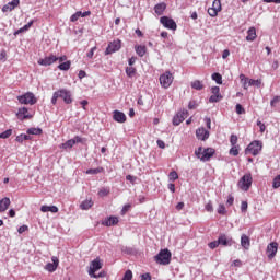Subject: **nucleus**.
I'll use <instances>...</instances> for the list:
<instances>
[{
	"label": "nucleus",
	"instance_id": "31",
	"mask_svg": "<svg viewBox=\"0 0 280 280\" xmlns=\"http://www.w3.org/2000/svg\"><path fill=\"white\" fill-rule=\"evenodd\" d=\"M91 207H93V200L91 199H86L80 205V209H82L83 211H89Z\"/></svg>",
	"mask_w": 280,
	"mask_h": 280
},
{
	"label": "nucleus",
	"instance_id": "26",
	"mask_svg": "<svg viewBox=\"0 0 280 280\" xmlns=\"http://www.w3.org/2000/svg\"><path fill=\"white\" fill-rule=\"evenodd\" d=\"M40 211L43 213H47L48 211H50V213H58V207H56V206H42Z\"/></svg>",
	"mask_w": 280,
	"mask_h": 280
},
{
	"label": "nucleus",
	"instance_id": "45",
	"mask_svg": "<svg viewBox=\"0 0 280 280\" xmlns=\"http://www.w3.org/2000/svg\"><path fill=\"white\" fill-rule=\"evenodd\" d=\"M220 100H222V95L213 94L210 96L209 102L211 104H214V103L220 102Z\"/></svg>",
	"mask_w": 280,
	"mask_h": 280
},
{
	"label": "nucleus",
	"instance_id": "19",
	"mask_svg": "<svg viewBox=\"0 0 280 280\" xmlns=\"http://www.w3.org/2000/svg\"><path fill=\"white\" fill-rule=\"evenodd\" d=\"M86 16H91V11H77L74 14L71 15L70 21L71 23H75V21H78V19H84Z\"/></svg>",
	"mask_w": 280,
	"mask_h": 280
},
{
	"label": "nucleus",
	"instance_id": "30",
	"mask_svg": "<svg viewBox=\"0 0 280 280\" xmlns=\"http://www.w3.org/2000/svg\"><path fill=\"white\" fill-rule=\"evenodd\" d=\"M26 135H36L40 136L43 135V129L40 127H32L26 130Z\"/></svg>",
	"mask_w": 280,
	"mask_h": 280
},
{
	"label": "nucleus",
	"instance_id": "8",
	"mask_svg": "<svg viewBox=\"0 0 280 280\" xmlns=\"http://www.w3.org/2000/svg\"><path fill=\"white\" fill-rule=\"evenodd\" d=\"M119 49H121V40L114 39L113 42L108 43L107 48L105 50V56H110V54H115V51H119Z\"/></svg>",
	"mask_w": 280,
	"mask_h": 280
},
{
	"label": "nucleus",
	"instance_id": "36",
	"mask_svg": "<svg viewBox=\"0 0 280 280\" xmlns=\"http://www.w3.org/2000/svg\"><path fill=\"white\" fill-rule=\"evenodd\" d=\"M211 78L217 84H222V74L220 72L212 73Z\"/></svg>",
	"mask_w": 280,
	"mask_h": 280
},
{
	"label": "nucleus",
	"instance_id": "33",
	"mask_svg": "<svg viewBox=\"0 0 280 280\" xmlns=\"http://www.w3.org/2000/svg\"><path fill=\"white\" fill-rule=\"evenodd\" d=\"M58 269L57 267V262H48L45 266V270H47L48 272H56V270Z\"/></svg>",
	"mask_w": 280,
	"mask_h": 280
},
{
	"label": "nucleus",
	"instance_id": "6",
	"mask_svg": "<svg viewBox=\"0 0 280 280\" xmlns=\"http://www.w3.org/2000/svg\"><path fill=\"white\" fill-rule=\"evenodd\" d=\"M18 101L20 104H30L31 106H34V104L38 102L32 92H26L25 94L18 96Z\"/></svg>",
	"mask_w": 280,
	"mask_h": 280
},
{
	"label": "nucleus",
	"instance_id": "42",
	"mask_svg": "<svg viewBox=\"0 0 280 280\" xmlns=\"http://www.w3.org/2000/svg\"><path fill=\"white\" fill-rule=\"evenodd\" d=\"M230 154L232 156H237L240 154V145H232L230 149Z\"/></svg>",
	"mask_w": 280,
	"mask_h": 280
},
{
	"label": "nucleus",
	"instance_id": "41",
	"mask_svg": "<svg viewBox=\"0 0 280 280\" xmlns=\"http://www.w3.org/2000/svg\"><path fill=\"white\" fill-rule=\"evenodd\" d=\"M168 180H171V183H174L175 180H178V173L176 171H172L168 174Z\"/></svg>",
	"mask_w": 280,
	"mask_h": 280
},
{
	"label": "nucleus",
	"instance_id": "28",
	"mask_svg": "<svg viewBox=\"0 0 280 280\" xmlns=\"http://www.w3.org/2000/svg\"><path fill=\"white\" fill-rule=\"evenodd\" d=\"M33 25H34V20H31L26 25L15 31L14 36H16L18 34H23V32H27L30 27H32Z\"/></svg>",
	"mask_w": 280,
	"mask_h": 280
},
{
	"label": "nucleus",
	"instance_id": "25",
	"mask_svg": "<svg viewBox=\"0 0 280 280\" xmlns=\"http://www.w3.org/2000/svg\"><path fill=\"white\" fill-rule=\"evenodd\" d=\"M241 246L244 247L245 250L250 248V237H248V235L243 234L241 236Z\"/></svg>",
	"mask_w": 280,
	"mask_h": 280
},
{
	"label": "nucleus",
	"instance_id": "5",
	"mask_svg": "<svg viewBox=\"0 0 280 280\" xmlns=\"http://www.w3.org/2000/svg\"><path fill=\"white\" fill-rule=\"evenodd\" d=\"M172 82H174V74H172V72L166 71L160 75V84L162 89H170L172 86Z\"/></svg>",
	"mask_w": 280,
	"mask_h": 280
},
{
	"label": "nucleus",
	"instance_id": "1",
	"mask_svg": "<svg viewBox=\"0 0 280 280\" xmlns=\"http://www.w3.org/2000/svg\"><path fill=\"white\" fill-rule=\"evenodd\" d=\"M59 97L63 100V104H67V105L73 104V94L71 93V91L67 89H60L52 93V97H51L52 106H56V104H58Z\"/></svg>",
	"mask_w": 280,
	"mask_h": 280
},
{
	"label": "nucleus",
	"instance_id": "2",
	"mask_svg": "<svg viewBox=\"0 0 280 280\" xmlns=\"http://www.w3.org/2000/svg\"><path fill=\"white\" fill-rule=\"evenodd\" d=\"M154 261L160 266H170L172 261V252L167 248L161 249L159 254L154 256Z\"/></svg>",
	"mask_w": 280,
	"mask_h": 280
},
{
	"label": "nucleus",
	"instance_id": "18",
	"mask_svg": "<svg viewBox=\"0 0 280 280\" xmlns=\"http://www.w3.org/2000/svg\"><path fill=\"white\" fill-rule=\"evenodd\" d=\"M113 119H114V121H117V124H126L127 118H126V114H124V112L115 109L113 112Z\"/></svg>",
	"mask_w": 280,
	"mask_h": 280
},
{
	"label": "nucleus",
	"instance_id": "37",
	"mask_svg": "<svg viewBox=\"0 0 280 280\" xmlns=\"http://www.w3.org/2000/svg\"><path fill=\"white\" fill-rule=\"evenodd\" d=\"M126 74L129 78H132L133 75H137V68H135V67H127L126 68Z\"/></svg>",
	"mask_w": 280,
	"mask_h": 280
},
{
	"label": "nucleus",
	"instance_id": "43",
	"mask_svg": "<svg viewBox=\"0 0 280 280\" xmlns=\"http://www.w3.org/2000/svg\"><path fill=\"white\" fill-rule=\"evenodd\" d=\"M122 253H125V255H135L137 249L133 247H122Z\"/></svg>",
	"mask_w": 280,
	"mask_h": 280
},
{
	"label": "nucleus",
	"instance_id": "21",
	"mask_svg": "<svg viewBox=\"0 0 280 280\" xmlns=\"http://www.w3.org/2000/svg\"><path fill=\"white\" fill-rule=\"evenodd\" d=\"M167 10V3L161 2L154 5V12L158 16H163V13Z\"/></svg>",
	"mask_w": 280,
	"mask_h": 280
},
{
	"label": "nucleus",
	"instance_id": "3",
	"mask_svg": "<svg viewBox=\"0 0 280 280\" xmlns=\"http://www.w3.org/2000/svg\"><path fill=\"white\" fill-rule=\"evenodd\" d=\"M264 150V142L261 140L252 141L245 149V154H253L254 156H258Z\"/></svg>",
	"mask_w": 280,
	"mask_h": 280
},
{
	"label": "nucleus",
	"instance_id": "15",
	"mask_svg": "<svg viewBox=\"0 0 280 280\" xmlns=\"http://www.w3.org/2000/svg\"><path fill=\"white\" fill-rule=\"evenodd\" d=\"M196 137L199 141H207L210 137V132L205 127H200L196 130Z\"/></svg>",
	"mask_w": 280,
	"mask_h": 280
},
{
	"label": "nucleus",
	"instance_id": "47",
	"mask_svg": "<svg viewBox=\"0 0 280 280\" xmlns=\"http://www.w3.org/2000/svg\"><path fill=\"white\" fill-rule=\"evenodd\" d=\"M205 149L202 147H199L198 150H195V156H197V159H202Z\"/></svg>",
	"mask_w": 280,
	"mask_h": 280
},
{
	"label": "nucleus",
	"instance_id": "54",
	"mask_svg": "<svg viewBox=\"0 0 280 280\" xmlns=\"http://www.w3.org/2000/svg\"><path fill=\"white\" fill-rule=\"evenodd\" d=\"M218 10H215V9H212V8H209L208 9V14H209V16H212V18H215V16H218Z\"/></svg>",
	"mask_w": 280,
	"mask_h": 280
},
{
	"label": "nucleus",
	"instance_id": "57",
	"mask_svg": "<svg viewBox=\"0 0 280 280\" xmlns=\"http://www.w3.org/2000/svg\"><path fill=\"white\" fill-rule=\"evenodd\" d=\"M233 202H235V198L233 197V195H229L228 200H226V205L229 207H233Z\"/></svg>",
	"mask_w": 280,
	"mask_h": 280
},
{
	"label": "nucleus",
	"instance_id": "49",
	"mask_svg": "<svg viewBox=\"0 0 280 280\" xmlns=\"http://www.w3.org/2000/svg\"><path fill=\"white\" fill-rule=\"evenodd\" d=\"M209 248H211L212 250L214 248H218L220 246V242L217 240V241H212L208 244Z\"/></svg>",
	"mask_w": 280,
	"mask_h": 280
},
{
	"label": "nucleus",
	"instance_id": "14",
	"mask_svg": "<svg viewBox=\"0 0 280 280\" xmlns=\"http://www.w3.org/2000/svg\"><path fill=\"white\" fill-rule=\"evenodd\" d=\"M277 250H279V244L277 242H271L267 246L268 258L269 259H275V257L277 255Z\"/></svg>",
	"mask_w": 280,
	"mask_h": 280
},
{
	"label": "nucleus",
	"instance_id": "23",
	"mask_svg": "<svg viewBox=\"0 0 280 280\" xmlns=\"http://www.w3.org/2000/svg\"><path fill=\"white\" fill-rule=\"evenodd\" d=\"M135 51H136L137 56H139L140 58H143V56H145V54H148V47H145V45H136Z\"/></svg>",
	"mask_w": 280,
	"mask_h": 280
},
{
	"label": "nucleus",
	"instance_id": "38",
	"mask_svg": "<svg viewBox=\"0 0 280 280\" xmlns=\"http://www.w3.org/2000/svg\"><path fill=\"white\" fill-rule=\"evenodd\" d=\"M104 172V167L98 166L96 168H90L85 172V174H102Z\"/></svg>",
	"mask_w": 280,
	"mask_h": 280
},
{
	"label": "nucleus",
	"instance_id": "61",
	"mask_svg": "<svg viewBox=\"0 0 280 280\" xmlns=\"http://www.w3.org/2000/svg\"><path fill=\"white\" fill-rule=\"evenodd\" d=\"M240 80H241L242 84L244 85V84H248V80H250V79L246 78L245 74H240Z\"/></svg>",
	"mask_w": 280,
	"mask_h": 280
},
{
	"label": "nucleus",
	"instance_id": "46",
	"mask_svg": "<svg viewBox=\"0 0 280 280\" xmlns=\"http://www.w3.org/2000/svg\"><path fill=\"white\" fill-rule=\"evenodd\" d=\"M279 187H280V175H277V176L273 178L272 188H273V189H279Z\"/></svg>",
	"mask_w": 280,
	"mask_h": 280
},
{
	"label": "nucleus",
	"instance_id": "56",
	"mask_svg": "<svg viewBox=\"0 0 280 280\" xmlns=\"http://www.w3.org/2000/svg\"><path fill=\"white\" fill-rule=\"evenodd\" d=\"M97 50V47L94 46L90 49V51H88L86 56L88 58H93V56L95 55V51Z\"/></svg>",
	"mask_w": 280,
	"mask_h": 280
},
{
	"label": "nucleus",
	"instance_id": "48",
	"mask_svg": "<svg viewBox=\"0 0 280 280\" xmlns=\"http://www.w3.org/2000/svg\"><path fill=\"white\" fill-rule=\"evenodd\" d=\"M218 213L219 215H226V207H224V205H219V208H218Z\"/></svg>",
	"mask_w": 280,
	"mask_h": 280
},
{
	"label": "nucleus",
	"instance_id": "29",
	"mask_svg": "<svg viewBox=\"0 0 280 280\" xmlns=\"http://www.w3.org/2000/svg\"><path fill=\"white\" fill-rule=\"evenodd\" d=\"M75 145V140L69 139L66 142L61 143L60 148L61 150H70V148H73Z\"/></svg>",
	"mask_w": 280,
	"mask_h": 280
},
{
	"label": "nucleus",
	"instance_id": "51",
	"mask_svg": "<svg viewBox=\"0 0 280 280\" xmlns=\"http://www.w3.org/2000/svg\"><path fill=\"white\" fill-rule=\"evenodd\" d=\"M241 211H242V213H246V211H248V202L247 201H242Z\"/></svg>",
	"mask_w": 280,
	"mask_h": 280
},
{
	"label": "nucleus",
	"instance_id": "11",
	"mask_svg": "<svg viewBox=\"0 0 280 280\" xmlns=\"http://www.w3.org/2000/svg\"><path fill=\"white\" fill-rule=\"evenodd\" d=\"M187 110L182 109L179 110L174 117H173V126H180L183 124L184 119H187Z\"/></svg>",
	"mask_w": 280,
	"mask_h": 280
},
{
	"label": "nucleus",
	"instance_id": "12",
	"mask_svg": "<svg viewBox=\"0 0 280 280\" xmlns=\"http://www.w3.org/2000/svg\"><path fill=\"white\" fill-rule=\"evenodd\" d=\"M16 117L20 121H25V119H32L34 116L30 114V109H27V107H21L16 113Z\"/></svg>",
	"mask_w": 280,
	"mask_h": 280
},
{
	"label": "nucleus",
	"instance_id": "62",
	"mask_svg": "<svg viewBox=\"0 0 280 280\" xmlns=\"http://www.w3.org/2000/svg\"><path fill=\"white\" fill-rule=\"evenodd\" d=\"M140 277L141 280H152V275H150V272L142 273Z\"/></svg>",
	"mask_w": 280,
	"mask_h": 280
},
{
	"label": "nucleus",
	"instance_id": "59",
	"mask_svg": "<svg viewBox=\"0 0 280 280\" xmlns=\"http://www.w3.org/2000/svg\"><path fill=\"white\" fill-rule=\"evenodd\" d=\"M280 102V96H275L271 101H270V106L275 107L276 104H279Z\"/></svg>",
	"mask_w": 280,
	"mask_h": 280
},
{
	"label": "nucleus",
	"instance_id": "55",
	"mask_svg": "<svg viewBox=\"0 0 280 280\" xmlns=\"http://www.w3.org/2000/svg\"><path fill=\"white\" fill-rule=\"evenodd\" d=\"M206 211H208V213H213V203L211 201H209L206 207H205Z\"/></svg>",
	"mask_w": 280,
	"mask_h": 280
},
{
	"label": "nucleus",
	"instance_id": "16",
	"mask_svg": "<svg viewBox=\"0 0 280 280\" xmlns=\"http://www.w3.org/2000/svg\"><path fill=\"white\" fill-rule=\"evenodd\" d=\"M214 154H215V149L206 148L203 149V155H201L200 161H202L203 163H207V161H210Z\"/></svg>",
	"mask_w": 280,
	"mask_h": 280
},
{
	"label": "nucleus",
	"instance_id": "22",
	"mask_svg": "<svg viewBox=\"0 0 280 280\" xmlns=\"http://www.w3.org/2000/svg\"><path fill=\"white\" fill-rule=\"evenodd\" d=\"M10 205H11L10 198H8V197L2 198L0 200V213L8 211Z\"/></svg>",
	"mask_w": 280,
	"mask_h": 280
},
{
	"label": "nucleus",
	"instance_id": "60",
	"mask_svg": "<svg viewBox=\"0 0 280 280\" xmlns=\"http://www.w3.org/2000/svg\"><path fill=\"white\" fill-rule=\"evenodd\" d=\"M257 126L260 128V132H266V125L261 120H257Z\"/></svg>",
	"mask_w": 280,
	"mask_h": 280
},
{
	"label": "nucleus",
	"instance_id": "7",
	"mask_svg": "<svg viewBox=\"0 0 280 280\" xmlns=\"http://www.w3.org/2000/svg\"><path fill=\"white\" fill-rule=\"evenodd\" d=\"M160 23L166 30H172L173 32H176V30H178V25L176 24V21H174V19H172L167 15L162 16L160 19Z\"/></svg>",
	"mask_w": 280,
	"mask_h": 280
},
{
	"label": "nucleus",
	"instance_id": "35",
	"mask_svg": "<svg viewBox=\"0 0 280 280\" xmlns=\"http://www.w3.org/2000/svg\"><path fill=\"white\" fill-rule=\"evenodd\" d=\"M248 86H257V89H259V86H261V79H249Z\"/></svg>",
	"mask_w": 280,
	"mask_h": 280
},
{
	"label": "nucleus",
	"instance_id": "27",
	"mask_svg": "<svg viewBox=\"0 0 280 280\" xmlns=\"http://www.w3.org/2000/svg\"><path fill=\"white\" fill-rule=\"evenodd\" d=\"M32 139V136L30 133H21L16 136L15 141L18 143H23V141H30Z\"/></svg>",
	"mask_w": 280,
	"mask_h": 280
},
{
	"label": "nucleus",
	"instance_id": "9",
	"mask_svg": "<svg viewBox=\"0 0 280 280\" xmlns=\"http://www.w3.org/2000/svg\"><path fill=\"white\" fill-rule=\"evenodd\" d=\"M97 270H102V260L100 258H95L94 260L91 261L89 270L90 277H92L93 279H97V275H95Z\"/></svg>",
	"mask_w": 280,
	"mask_h": 280
},
{
	"label": "nucleus",
	"instance_id": "53",
	"mask_svg": "<svg viewBox=\"0 0 280 280\" xmlns=\"http://www.w3.org/2000/svg\"><path fill=\"white\" fill-rule=\"evenodd\" d=\"M188 108H189V110H194V109L198 108V103L196 101H190L188 103Z\"/></svg>",
	"mask_w": 280,
	"mask_h": 280
},
{
	"label": "nucleus",
	"instance_id": "32",
	"mask_svg": "<svg viewBox=\"0 0 280 280\" xmlns=\"http://www.w3.org/2000/svg\"><path fill=\"white\" fill-rule=\"evenodd\" d=\"M57 68L60 71H69L71 69V62L70 61L61 62Z\"/></svg>",
	"mask_w": 280,
	"mask_h": 280
},
{
	"label": "nucleus",
	"instance_id": "4",
	"mask_svg": "<svg viewBox=\"0 0 280 280\" xmlns=\"http://www.w3.org/2000/svg\"><path fill=\"white\" fill-rule=\"evenodd\" d=\"M238 187L242 191H248L253 187V175L250 173L243 175L238 180Z\"/></svg>",
	"mask_w": 280,
	"mask_h": 280
},
{
	"label": "nucleus",
	"instance_id": "40",
	"mask_svg": "<svg viewBox=\"0 0 280 280\" xmlns=\"http://www.w3.org/2000/svg\"><path fill=\"white\" fill-rule=\"evenodd\" d=\"M235 110L237 115H246V109H244V106L242 104H236Z\"/></svg>",
	"mask_w": 280,
	"mask_h": 280
},
{
	"label": "nucleus",
	"instance_id": "17",
	"mask_svg": "<svg viewBox=\"0 0 280 280\" xmlns=\"http://www.w3.org/2000/svg\"><path fill=\"white\" fill-rule=\"evenodd\" d=\"M19 5H21V0H12L2 7V12H12L13 10H16Z\"/></svg>",
	"mask_w": 280,
	"mask_h": 280
},
{
	"label": "nucleus",
	"instance_id": "44",
	"mask_svg": "<svg viewBox=\"0 0 280 280\" xmlns=\"http://www.w3.org/2000/svg\"><path fill=\"white\" fill-rule=\"evenodd\" d=\"M9 137H12V129H7L0 133V139H9Z\"/></svg>",
	"mask_w": 280,
	"mask_h": 280
},
{
	"label": "nucleus",
	"instance_id": "52",
	"mask_svg": "<svg viewBox=\"0 0 280 280\" xmlns=\"http://www.w3.org/2000/svg\"><path fill=\"white\" fill-rule=\"evenodd\" d=\"M230 143L231 145H237V135H231L230 137Z\"/></svg>",
	"mask_w": 280,
	"mask_h": 280
},
{
	"label": "nucleus",
	"instance_id": "64",
	"mask_svg": "<svg viewBox=\"0 0 280 280\" xmlns=\"http://www.w3.org/2000/svg\"><path fill=\"white\" fill-rule=\"evenodd\" d=\"M211 91H212L213 95H222V94H220V86H213L211 89Z\"/></svg>",
	"mask_w": 280,
	"mask_h": 280
},
{
	"label": "nucleus",
	"instance_id": "58",
	"mask_svg": "<svg viewBox=\"0 0 280 280\" xmlns=\"http://www.w3.org/2000/svg\"><path fill=\"white\" fill-rule=\"evenodd\" d=\"M27 229H30L26 224L24 225H21L19 229H18V233H20V235H23V233H25V231H27Z\"/></svg>",
	"mask_w": 280,
	"mask_h": 280
},
{
	"label": "nucleus",
	"instance_id": "13",
	"mask_svg": "<svg viewBox=\"0 0 280 280\" xmlns=\"http://www.w3.org/2000/svg\"><path fill=\"white\" fill-rule=\"evenodd\" d=\"M219 246H233L235 244V241H233V237L226 236V234H220L218 237Z\"/></svg>",
	"mask_w": 280,
	"mask_h": 280
},
{
	"label": "nucleus",
	"instance_id": "63",
	"mask_svg": "<svg viewBox=\"0 0 280 280\" xmlns=\"http://www.w3.org/2000/svg\"><path fill=\"white\" fill-rule=\"evenodd\" d=\"M72 141H74V145H75V143H83L84 139H82V137L80 136H75L72 138Z\"/></svg>",
	"mask_w": 280,
	"mask_h": 280
},
{
	"label": "nucleus",
	"instance_id": "50",
	"mask_svg": "<svg viewBox=\"0 0 280 280\" xmlns=\"http://www.w3.org/2000/svg\"><path fill=\"white\" fill-rule=\"evenodd\" d=\"M132 206L130 205V203H127V205H125L124 207H122V209H121V215H126V213H128V211H130V208H131Z\"/></svg>",
	"mask_w": 280,
	"mask_h": 280
},
{
	"label": "nucleus",
	"instance_id": "39",
	"mask_svg": "<svg viewBox=\"0 0 280 280\" xmlns=\"http://www.w3.org/2000/svg\"><path fill=\"white\" fill-rule=\"evenodd\" d=\"M217 12H222V2L220 0H214L211 7Z\"/></svg>",
	"mask_w": 280,
	"mask_h": 280
},
{
	"label": "nucleus",
	"instance_id": "34",
	"mask_svg": "<svg viewBox=\"0 0 280 280\" xmlns=\"http://www.w3.org/2000/svg\"><path fill=\"white\" fill-rule=\"evenodd\" d=\"M191 89H195L196 91H202V89H205V85H202V82H200V80H196L191 83Z\"/></svg>",
	"mask_w": 280,
	"mask_h": 280
},
{
	"label": "nucleus",
	"instance_id": "10",
	"mask_svg": "<svg viewBox=\"0 0 280 280\" xmlns=\"http://www.w3.org/2000/svg\"><path fill=\"white\" fill-rule=\"evenodd\" d=\"M58 60V57L56 55L50 54L48 57H45L43 59H38L37 63L40 65V67H51L54 62Z\"/></svg>",
	"mask_w": 280,
	"mask_h": 280
},
{
	"label": "nucleus",
	"instance_id": "20",
	"mask_svg": "<svg viewBox=\"0 0 280 280\" xmlns=\"http://www.w3.org/2000/svg\"><path fill=\"white\" fill-rule=\"evenodd\" d=\"M103 226H115L119 224V219L117 217H108L104 221H102Z\"/></svg>",
	"mask_w": 280,
	"mask_h": 280
},
{
	"label": "nucleus",
	"instance_id": "24",
	"mask_svg": "<svg viewBox=\"0 0 280 280\" xmlns=\"http://www.w3.org/2000/svg\"><path fill=\"white\" fill-rule=\"evenodd\" d=\"M255 38H257V30L255 28V26L249 27V30L247 31V36H246V40L248 43H253V40H255Z\"/></svg>",
	"mask_w": 280,
	"mask_h": 280
}]
</instances>
